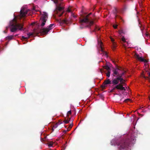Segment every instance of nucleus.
Listing matches in <instances>:
<instances>
[{
    "label": "nucleus",
    "mask_w": 150,
    "mask_h": 150,
    "mask_svg": "<svg viewBox=\"0 0 150 150\" xmlns=\"http://www.w3.org/2000/svg\"><path fill=\"white\" fill-rule=\"evenodd\" d=\"M23 23H18L15 19H14L10 22L9 25L10 31L12 32H15L18 30H23Z\"/></svg>",
    "instance_id": "nucleus-1"
},
{
    "label": "nucleus",
    "mask_w": 150,
    "mask_h": 150,
    "mask_svg": "<svg viewBox=\"0 0 150 150\" xmlns=\"http://www.w3.org/2000/svg\"><path fill=\"white\" fill-rule=\"evenodd\" d=\"M130 144L129 139L121 140L116 143L118 150H122L127 149Z\"/></svg>",
    "instance_id": "nucleus-2"
},
{
    "label": "nucleus",
    "mask_w": 150,
    "mask_h": 150,
    "mask_svg": "<svg viewBox=\"0 0 150 150\" xmlns=\"http://www.w3.org/2000/svg\"><path fill=\"white\" fill-rule=\"evenodd\" d=\"M89 15H87L86 17H84L83 19H81L80 21V23L81 25L84 24H88L87 25L88 27H90L91 25L93 24V22L91 21L89 18Z\"/></svg>",
    "instance_id": "nucleus-3"
},
{
    "label": "nucleus",
    "mask_w": 150,
    "mask_h": 150,
    "mask_svg": "<svg viewBox=\"0 0 150 150\" xmlns=\"http://www.w3.org/2000/svg\"><path fill=\"white\" fill-rule=\"evenodd\" d=\"M54 25V24H52L48 26L46 28H42L40 29L39 32L43 35H47L48 33L53 28Z\"/></svg>",
    "instance_id": "nucleus-4"
},
{
    "label": "nucleus",
    "mask_w": 150,
    "mask_h": 150,
    "mask_svg": "<svg viewBox=\"0 0 150 150\" xmlns=\"http://www.w3.org/2000/svg\"><path fill=\"white\" fill-rule=\"evenodd\" d=\"M47 18V14L45 12H44L42 15L41 18H40V21L41 23L40 25L41 28L43 27L45 25Z\"/></svg>",
    "instance_id": "nucleus-5"
},
{
    "label": "nucleus",
    "mask_w": 150,
    "mask_h": 150,
    "mask_svg": "<svg viewBox=\"0 0 150 150\" xmlns=\"http://www.w3.org/2000/svg\"><path fill=\"white\" fill-rule=\"evenodd\" d=\"M98 45L99 46L100 48V51L102 52L101 54H102L103 55L105 56L106 57H108V55L107 52L103 50V43L100 39H98Z\"/></svg>",
    "instance_id": "nucleus-6"
},
{
    "label": "nucleus",
    "mask_w": 150,
    "mask_h": 150,
    "mask_svg": "<svg viewBox=\"0 0 150 150\" xmlns=\"http://www.w3.org/2000/svg\"><path fill=\"white\" fill-rule=\"evenodd\" d=\"M115 89L120 90H123L124 91H125L126 90L125 88L124 87H123L122 86L121 84H119L118 85H117L115 86H114L112 88L111 90H110V92H114V90H115Z\"/></svg>",
    "instance_id": "nucleus-7"
},
{
    "label": "nucleus",
    "mask_w": 150,
    "mask_h": 150,
    "mask_svg": "<svg viewBox=\"0 0 150 150\" xmlns=\"http://www.w3.org/2000/svg\"><path fill=\"white\" fill-rule=\"evenodd\" d=\"M28 10L24 8H22L20 11V15L21 17H24L27 13Z\"/></svg>",
    "instance_id": "nucleus-8"
},
{
    "label": "nucleus",
    "mask_w": 150,
    "mask_h": 150,
    "mask_svg": "<svg viewBox=\"0 0 150 150\" xmlns=\"http://www.w3.org/2000/svg\"><path fill=\"white\" fill-rule=\"evenodd\" d=\"M134 56L136 59H138L139 60L142 62H146V59L143 58L142 57H139V55L137 53L135 54Z\"/></svg>",
    "instance_id": "nucleus-9"
},
{
    "label": "nucleus",
    "mask_w": 150,
    "mask_h": 150,
    "mask_svg": "<svg viewBox=\"0 0 150 150\" xmlns=\"http://www.w3.org/2000/svg\"><path fill=\"white\" fill-rule=\"evenodd\" d=\"M121 68H117L113 70L112 75L115 76L116 75H117V77H118V75L119 74L120 71H121Z\"/></svg>",
    "instance_id": "nucleus-10"
},
{
    "label": "nucleus",
    "mask_w": 150,
    "mask_h": 150,
    "mask_svg": "<svg viewBox=\"0 0 150 150\" xmlns=\"http://www.w3.org/2000/svg\"><path fill=\"white\" fill-rule=\"evenodd\" d=\"M64 9V8L61 6V4H60L58 6H57L56 10L54 11L55 13H58V11H60Z\"/></svg>",
    "instance_id": "nucleus-11"
},
{
    "label": "nucleus",
    "mask_w": 150,
    "mask_h": 150,
    "mask_svg": "<svg viewBox=\"0 0 150 150\" xmlns=\"http://www.w3.org/2000/svg\"><path fill=\"white\" fill-rule=\"evenodd\" d=\"M113 13L115 15V18L116 19L118 18L119 19L123 21L122 17L117 14V10L116 8H114V9L113 11Z\"/></svg>",
    "instance_id": "nucleus-12"
},
{
    "label": "nucleus",
    "mask_w": 150,
    "mask_h": 150,
    "mask_svg": "<svg viewBox=\"0 0 150 150\" xmlns=\"http://www.w3.org/2000/svg\"><path fill=\"white\" fill-rule=\"evenodd\" d=\"M119 80L117 79V77L112 80V83L113 84V86L118 85L119 84Z\"/></svg>",
    "instance_id": "nucleus-13"
},
{
    "label": "nucleus",
    "mask_w": 150,
    "mask_h": 150,
    "mask_svg": "<svg viewBox=\"0 0 150 150\" xmlns=\"http://www.w3.org/2000/svg\"><path fill=\"white\" fill-rule=\"evenodd\" d=\"M70 22V21H68V20L65 19L63 20H61L60 19L59 21V23L61 24H67Z\"/></svg>",
    "instance_id": "nucleus-14"
},
{
    "label": "nucleus",
    "mask_w": 150,
    "mask_h": 150,
    "mask_svg": "<svg viewBox=\"0 0 150 150\" xmlns=\"http://www.w3.org/2000/svg\"><path fill=\"white\" fill-rule=\"evenodd\" d=\"M105 84H112V81H111L109 79H108L105 80L104 82Z\"/></svg>",
    "instance_id": "nucleus-15"
},
{
    "label": "nucleus",
    "mask_w": 150,
    "mask_h": 150,
    "mask_svg": "<svg viewBox=\"0 0 150 150\" xmlns=\"http://www.w3.org/2000/svg\"><path fill=\"white\" fill-rule=\"evenodd\" d=\"M103 68L106 70L107 71H111V69L110 67L108 66V64H106L105 65L103 66Z\"/></svg>",
    "instance_id": "nucleus-16"
},
{
    "label": "nucleus",
    "mask_w": 150,
    "mask_h": 150,
    "mask_svg": "<svg viewBox=\"0 0 150 150\" xmlns=\"http://www.w3.org/2000/svg\"><path fill=\"white\" fill-rule=\"evenodd\" d=\"M71 120V118H68V119L66 120L65 119V120L64 121H63V122H64L65 124H67L69 123V121H70Z\"/></svg>",
    "instance_id": "nucleus-17"
},
{
    "label": "nucleus",
    "mask_w": 150,
    "mask_h": 150,
    "mask_svg": "<svg viewBox=\"0 0 150 150\" xmlns=\"http://www.w3.org/2000/svg\"><path fill=\"white\" fill-rule=\"evenodd\" d=\"M147 74L148 75L149 77H146L144 76L143 77L146 79H148V80H150V72H148L147 73Z\"/></svg>",
    "instance_id": "nucleus-18"
},
{
    "label": "nucleus",
    "mask_w": 150,
    "mask_h": 150,
    "mask_svg": "<svg viewBox=\"0 0 150 150\" xmlns=\"http://www.w3.org/2000/svg\"><path fill=\"white\" fill-rule=\"evenodd\" d=\"M139 26L140 28L141 29V30L142 31V32L143 31L144 29V27L143 26H142V25L141 24L139 23Z\"/></svg>",
    "instance_id": "nucleus-19"
},
{
    "label": "nucleus",
    "mask_w": 150,
    "mask_h": 150,
    "mask_svg": "<svg viewBox=\"0 0 150 150\" xmlns=\"http://www.w3.org/2000/svg\"><path fill=\"white\" fill-rule=\"evenodd\" d=\"M117 79H118L119 81H120V82H122V81H125V80H124L120 76H118L117 77Z\"/></svg>",
    "instance_id": "nucleus-20"
},
{
    "label": "nucleus",
    "mask_w": 150,
    "mask_h": 150,
    "mask_svg": "<svg viewBox=\"0 0 150 150\" xmlns=\"http://www.w3.org/2000/svg\"><path fill=\"white\" fill-rule=\"evenodd\" d=\"M122 71H123V72H122V73L121 74H120L119 73V75H118V76H120V77H122V76H123V75L125 73V71H124L123 70H122Z\"/></svg>",
    "instance_id": "nucleus-21"
},
{
    "label": "nucleus",
    "mask_w": 150,
    "mask_h": 150,
    "mask_svg": "<svg viewBox=\"0 0 150 150\" xmlns=\"http://www.w3.org/2000/svg\"><path fill=\"white\" fill-rule=\"evenodd\" d=\"M71 121H72V123L70 124V125H69V128L70 129H67V131H69L70 130V129H71L72 127L73 126V123H72V120H71Z\"/></svg>",
    "instance_id": "nucleus-22"
},
{
    "label": "nucleus",
    "mask_w": 150,
    "mask_h": 150,
    "mask_svg": "<svg viewBox=\"0 0 150 150\" xmlns=\"http://www.w3.org/2000/svg\"><path fill=\"white\" fill-rule=\"evenodd\" d=\"M33 35V33H28V34H27L28 38L30 37V36H32Z\"/></svg>",
    "instance_id": "nucleus-23"
},
{
    "label": "nucleus",
    "mask_w": 150,
    "mask_h": 150,
    "mask_svg": "<svg viewBox=\"0 0 150 150\" xmlns=\"http://www.w3.org/2000/svg\"><path fill=\"white\" fill-rule=\"evenodd\" d=\"M71 110H69V111H68L67 112V118H69V115H71Z\"/></svg>",
    "instance_id": "nucleus-24"
},
{
    "label": "nucleus",
    "mask_w": 150,
    "mask_h": 150,
    "mask_svg": "<svg viewBox=\"0 0 150 150\" xmlns=\"http://www.w3.org/2000/svg\"><path fill=\"white\" fill-rule=\"evenodd\" d=\"M111 71H108L106 73V76L108 77L110 76Z\"/></svg>",
    "instance_id": "nucleus-25"
},
{
    "label": "nucleus",
    "mask_w": 150,
    "mask_h": 150,
    "mask_svg": "<svg viewBox=\"0 0 150 150\" xmlns=\"http://www.w3.org/2000/svg\"><path fill=\"white\" fill-rule=\"evenodd\" d=\"M13 35H10L6 37L7 39L11 40L13 38Z\"/></svg>",
    "instance_id": "nucleus-26"
},
{
    "label": "nucleus",
    "mask_w": 150,
    "mask_h": 150,
    "mask_svg": "<svg viewBox=\"0 0 150 150\" xmlns=\"http://www.w3.org/2000/svg\"><path fill=\"white\" fill-rule=\"evenodd\" d=\"M105 85V83H104V82L103 84L101 85V87L103 89H104L106 87Z\"/></svg>",
    "instance_id": "nucleus-27"
},
{
    "label": "nucleus",
    "mask_w": 150,
    "mask_h": 150,
    "mask_svg": "<svg viewBox=\"0 0 150 150\" xmlns=\"http://www.w3.org/2000/svg\"><path fill=\"white\" fill-rule=\"evenodd\" d=\"M52 1H53L54 3L55 4H57L58 3V0H51ZM61 1H62V0H60Z\"/></svg>",
    "instance_id": "nucleus-28"
},
{
    "label": "nucleus",
    "mask_w": 150,
    "mask_h": 150,
    "mask_svg": "<svg viewBox=\"0 0 150 150\" xmlns=\"http://www.w3.org/2000/svg\"><path fill=\"white\" fill-rule=\"evenodd\" d=\"M119 33L120 35H121L122 33H124V32L122 30H120L119 31Z\"/></svg>",
    "instance_id": "nucleus-29"
},
{
    "label": "nucleus",
    "mask_w": 150,
    "mask_h": 150,
    "mask_svg": "<svg viewBox=\"0 0 150 150\" xmlns=\"http://www.w3.org/2000/svg\"><path fill=\"white\" fill-rule=\"evenodd\" d=\"M122 41L124 42H126V40L125 39V38L124 36H122Z\"/></svg>",
    "instance_id": "nucleus-30"
},
{
    "label": "nucleus",
    "mask_w": 150,
    "mask_h": 150,
    "mask_svg": "<svg viewBox=\"0 0 150 150\" xmlns=\"http://www.w3.org/2000/svg\"><path fill=\"white\" fill-rule=\"evenodd\" d=\"M64 12V11H62V13H61L60 14H58V16L59 17H61L62 16V15L63 14Z\"/></svg>",
    "instance_id": "nucleus-31"
},
{
    "label": "nucleus",
    "mask_w": 150,
    "mask_h": 150,
    "mask_svg": "<svg viewBox=\"0 0 150 150\" xmlns=\"http://www.w3.org/2000/svg\"><path fill=\"white\" fill-rule=\"evenodd\" d=\"M58 124L57 123L56 124H55L53 126V127L55 128H56L57 126H58Z\"/></svg>",
    "instance_id": "nucleus-32"
},
{
    "label": "nucleus",
    "mask_w": 150,
    "mask_h": 150,
    "mask_svg": "<svg viewBox=\"0 0 150 150\" xmlns=\"http://www.w3.org/2000/svg\"><path fill=\"white\" fill-rule=\"evenodd\" d=\"M63 122L62 120H59L58 122L57 123L58 125H59L62 123Z\"/></svg>",
    "instance_id": "nucleus-33"
},
{
    "label": "nucleus",
    "mask_w": 150,
    "mask_h": 150,
    "mask_svg": "<svg viewBox=\"0 0 150 150\" xmlns=\"http://www.w3.org/2000/svg\"><path fill=\"white\" fill-rule=\"evenodd\" d=\"M130 100V99H129L127 98V99H125L124 100V102H127L128 101H129Z\"/></svg>",
    "instance_id": "nucleus-34"
},
{
    "label": "nucleus",
    "mask_w": 150,
    "mask_h": 150,
    "mask_svg": "<svg viewBox=\"0 0 150 150\" xmlns=\"http://www.w3.org/2000/svg\"><path fill=\"white\" fill-rule=\"evenodd\" d=\"M71 16H72L73 17H74V18H75L76 17V16L75 15L74 13H71Z\"/></svg>",
    "instance_id": "nucleus-35"
},
{
    "label": "nucleus",
    "mask_w": 150,
    "mask_h": 150,
    "mask_svg": "<svg viewBox=\"0 0 150 150\" xmlns=\"http://www.w3.org/2000/svg\"><path fill=\"white\" fill-rule=\"evenodd\" d=\"M100 30V28H98L97 27H95V31L98 30Z\"/></svg>",
    "instance_id": "nucleus-36"
},
{
    "label": "nucleus",
    "mask_w": 150,
    "mask_h": 150,
    "mask_svg": "<svg viewBox=\"0 0 150 150\" xmlns=\"http://www.w3.org/2000/svg\"><path fill=\"white\" fill-rule=\"evenodd\" d=\"M52 145H53V144L52 143H49V144H48V146L50 147L52 146Z\"/></svg>",
    "instance_id": "nucleus-37"
},
{
    "label": "nucleus",
    "mask_w": 150,
    "mask_h": 150,
    "mask_svg": "<svg viewBox=\"0 0 150 150\" xmlns=\"http://www.w3.org/2000/svg\"><path fill=\"white\" fill-rule=\"evenodd\" d=\"M117 25H113V27L115 29L117 28Z\"/></svg>",
    "instance_id": "nucleus-38"
},
{
    "label": "nucleus",
    "mask_w": 150,
    "mask_h": 150,
    "mask_svg": "<svg viewBox=\"0 0 150 150\" xmlns=\"http://www.w3.org/2000/svg\"><path fill=\"white\" fill-rule=\"evenodd\" d=\"M22 38H23V39L24 40L27 39L28 38V37H25L24 36H22Z\"/></svg>",
    "instance_id": "nucleus-39"
},
{
    "label": "nucleus",
    "mask_w": 150,
    "mask_h": 150,
    "mask_svg": "<svg viewBox=\"0 0 150 150\" xmlns=\"http://www.w3.org/2000/svg\"><path fill=\"white\" fill-rule=\"evenodd\" d=\"M67 11L68 12H71V10L69 8H68L67 10Z\"/></svg>",
    "instance_id": "nucleus-40"
},
{
    "label": "nucleus",
    "mask_w": 150,
    "mask_h": 150,
    "mask_svg": "<svg viewBox=\"0 0 150 150\" xmlns=\"http://www.w3.org/2000/svg\"><path fill=\"white\" fill-rule=\"evenodd\" d=\"M124 81H122V82H120V83L119 84H122V86H123V84H124Z\"/></svg>",
    "instance_id": "nucleus-41"
},
{
    "label": "nucleus",
    "mask_w": 150,
    "mask_h": 150,
    "mask_svg": "<svg viewBox=\"0 0 150 150\" xmlns=\"http://www.w3.org/2000/svg\"><path fill=\"white\" fill-rule=\"evenodd\" d=\"M111 41H112V42H113L114 41V39H113L112 38L111 39Z\"/></svg>",
    "instance_id": "nucleus-42"
},
{
    "label": "nucleus",
    "mask_w": 150,
    "mask_h": 150,
    "mask_svg": "<svg viewBox=\"0 0 150 150\" xmlns=\"http://www.w3.org/2000/svg\"><path fill=\"white\" fill-rule=\"evenodd\" d=\"M146 35L147 36H148L149 35V34H148V33H146Z\"/></svg>",
    "instance_id": "nucleus-43"
},
{
    "label": "nucleus",
    "mask_w": 150,
    "mask_h": 150,
    "mask_svg": "<svg viewBox=\"0 0 150 150\" xmlns=\"http://www.w3.org/2000/svg\"><path fill=\"white\" fill-rule=\"evenodd\" d=\"M66 132H67V131L65 130V131H64V132L65 133H66Z\"/></svg>",
    "instance_id": "nucleus-44"
},
{
    "label": "nucleus",
    "mask_w": 150,
    "mask_h": 150,
    "mask_svg": "<svg viewBox=\"0 0 150 150\" xmlns=\"http://www.w3.org/2000/svg\"><path fill=\"white\" fill-rule=\"evenodd\" d=\"M4 33H6V32H5V31H4Z\"/></svg>",
    "instance_id": "nucleus-45"
},
{
    "label": "nucleus",
    "mask_w": 150,
    "mask_h": 150,
    "mask_svg": "<svg viewBox=\"0 0 150 150\" xmlns=\"http://www.w3.org/2000/svg\"><path fill=\"white\" fill-rule=\"evenodd\" d=\"M149 100H150V97H149Z\"/></svg>",
    "instance_id": "nucleus-46"
}]
</instances>
